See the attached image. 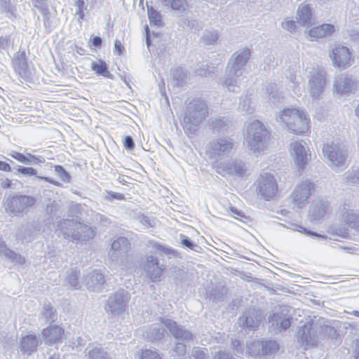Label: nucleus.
<instances>
[{"label":"nucleus","mask_w":359,"mask_h":359,"mask_svg":"<svg viewBox=\"0 0 359 359\" xmlns=\"http://www.w3.org/2000/svg\"><path fill=\"white\" fill-rule=\"evenodd\" d=\"M233 147V139L222 137L209 142L205 147V154L210 159L217 161L230 154Z\"/></svg>","instance_id":"obj_7"},{"label":"nucleus","mask_w":359,"mask_h":359,"mask_svg":"<svg viewBox=\"0 0 359 359\" xmlns=\"http://www.w3.org/2000/svg\"><path fill=\"white\" fill-rule=\"evenodd\" d=\"M47 0H32L33 6L36 8L43 15L44 25L46 26V23L48 20L49 10L46 5Z\"/></svg>","instance_id":"obj_47"},{"label":"nucleus","mask_w":359,"mask_h":359,"mask_svg":"<svg viewBox=\"0 0 359 359\" xmlns=\"http://www.w3.org/2000/svg\"><path fill=\"white\" fill-rule=\"evenodd\" d=\"M327 203L320 200L314 201L311 205L309 215L313 220H319L326 214Z\"/></svg>","instance_id":"obj_31"},{"label":"nucleus","mask_w":359,"mask_h":359,"mask_svg":"<svg viewBox=\"0 0 359 359\" xmlns=\"http://www.w3.org/2000/svg\"><path fill=\"white\" fill-rule=\"evenodd\" d=\"M39 342V339L36 334H27L22 337L20 340V351L27 355H31L36 351Z\"/></svg>","instance_id":"obj_27"},{"label":"nucleus","mask_w":359,"mask_h":359,"mask_svg":"<svg viewBox=\"0 0 359 359\" xmlns=\"http://www.w3.org/2000/svg\"><path fill=\"white\" fill-rule=\"evenodd\" d=\"M332 65L339 69H346L353 62L350 50L344 46L336 45L330 53Z\"/></svg>","instance_id":"obj_14"},{"label":"nucleus","mask_w":359,"mask_h":359,"mask_svg":"<svg viewBox=\"0 0 359 359\" xmlns=\"http://www.w3.org/2000/svg\"><path fill=\"white\" fill-rule=\"evenodd\" d=\"M162 4L164 6L170 7L180 15L186 14L188 10L186 0H162Z\"/></svg>","instance_id":"obj_35"},{"label":"nucleus","mask_w":359,"mask_h":359,"mask_svg":"<svg viewBox=\"0 0 359 359\" xmlns=\"http://www.w3.org/2000/svg\"><path fill=\"white\" fill-rule=\"evenodd\" d=\"M161 318V323H154L150 325L146 331L147 337L151 341H159L165 336L166 327L162 324Z\"/></svg>","instance_id":"obj_33"},{"label":"nucleus","mask_w":359,"mask_h":359,"mask_svg":"<svg viewBox=\"0 0 359 359\" xmlns=\"http://www.w3.org/2000/svg\"><path fill=\"white\" fill-rule=\"evenodd\" d=\"M10 156L22 163L27 165V163H29L28 160V153L23 154L22 153L13 151L10 154Z\"/></svg>","instance_id":"obj_62"},{"label":"nucleus","mask_w":359,"mask_h":359,"mask_svg":"<svg viewBox=\"0 0 359 359\" xmlns=\"http://www.w3.org/2000/svg\"><path fill=\"white\" fill-rule=\"evenodd\" d=\"M76 8V15L79 16L78 20L81 22V20L84 18L83 9L85 6V2L83 0H77L75 3Z\"/></svg>","instance_id":"obj_60"},{"label":"nucleus","mask_w":359,"mask_h":359,"mask_svg":"<svg viewBox=\"0 0 359 359\" xmlns=\"http://www.w3.org/2000/svg\"><path fill=\"white\" fill-rule=\"evenodd\" d=\"M143 269L151 281L160 280L163 268V266H160L158 259L156 256L147 254L143 262Z\"/></svg>","instance_id":"obj_20"},{"label":"nucleus","mask_w":359,"mask_h":359,"mask_svg":"<svg viewBox=\"0 0 359 359\" xmlns=\"http://www.w3.org/2000/svg\"><path fill=\"white\" fill-rule=\"evenodd\" d=\"M130 299L128 291L119 289L109 296L104 305L105 311L112 316H120L126 311Z\"/></svg>","instance_id":"obj_8"},{"label":"nucleus","mask_w":359,"mask_h":359,"mask_svg":"<svg viewBox=\"0 0 359 359\" xmlns=\"http://www.w3.org/2000/svg\"><path fill=\"white\" fill-rule=\"evenodd\" d=\"M190 359H208L206 352L199 348H194Z\"/></svg>","instance_id":"obj_63"},{"label":"nucleus","mask_w":359,"mask_h":359,"mask_svg":"<svg viewBox=\"0 0 359 359\" xmlns=\"http://www.w3.org/2000/svg\"><path fill=\"white\" fill-rule=\"evenodd\" d=\"M327 73L318 66L308 71L307 90L313 100H320L327 83Z\"/></svg>","instance_id":"obj_5"},{"label":"nucleus","mask_w":359,"mask_h":359,"mask_svg":"<svg viewBox=\"0 0 359 359\" xmlns=\"http://www.w3.org/2000/svg\"><path fill=\"white\" fill-rule=\"evenodd\" d=\"M0 254L18 264H23L25 261L20 254L8 248L4 242H0Z\"/></svg>","instance_id":"obj_36"},{"label":"nucleus","mask_w":359,"mask_h":359,"mask_svg":"<svg viewBox=\"0 0 359 359\" xmlns=\"http://www.w3.org/2000/svg\"><path fill=\"white\" fill-rule=\"evenodd\" d=\"M136 219L146 227H155L158 223L156 218L144 214L137 215Z\"/></svg>","instance_id":"obj_52"},{"label":"nucleus","mask_w":359,"mask_h":359,"mask_svg":"<svg viewBox=\"0 0 359 359\" xmlns=\"http://www.w3.org/2000/svg\"><path fill=\"white\" fill-rule=\"evenodd\" d=\"M242 72L237 73L236 75H231L230 71L226 69V76L224 79L223 86L227 88L229 92L238 93L241 90Z\"/></svg>","instance_id":"obj_30"},{"label":"nucleus","mask_w":359,"mask_h":359,"mask_svg":"<svg viewBox=\"0 0 359 359\" xmlns=\"http://www.w3.org/2000/svg\"><path fill=\"white\" fill-rule=\"evenodd\" d=\"M254 184L257 196L266 201L273 198L278 192L277 181L274 175L270 172H261Z\"/></svg>","instance_id":"obj_6"},{"label":"nucleus","mask_w":359,"mask_h":359,"mask_svg":"<svg viewBox=\"0 0 359 359\" xmlns=\"http://www.w3.org/2000/svg\"><path fill=\"white\" fill-rule=\"evenodd\" d=\"M55 311L50 303L44 304L42 311L39 314V320L42 325L53 322L55 316Z\"/></svg>","instance_id":"obj_38"},{"label":"nucleus","mask_w":359,"mask_h":359,"mask_svg":"<svg viewBox=\"0 0 359 359\" xmlns=\"http://www.w3.org/2000/svg\"><path fill=\"white\" fill-rule=\"evenodd\" d=\"M203 39L208 43L212 44L217 41L218 34L215 32L206 30L203 34Z\"/></svg>","instance_id":"obj_61"},{"label":"nucleus","mask_w":359,"mask_h":359,"mask_svg":"<svg viewBox=\"0 0 359 359\" xmlns=\"http://www.w3.org/2000/svg\"><path fill=\"white\" fill-rule=\"evenodd\" d=\"M42 233L41 225L38 221L22 224L18 231V237L22 242H31Z\"/></svg>","instance_id":"obj_21"},{"label":"nucleus","mask_w":359,"mask_h":359,"mask_svg":"<svg viewBox=\"0 0 359 359\" xmlns=\"http://www.w3.org/2000/svg\"><path fill=\"white\" fill-rule=\"evenodd\" d=\"M278 349L279 346L276 341H257L247 344L246 354L257 356L262 353L263 355H267L276 353Z\"/></svg>","instance_id":"obj_15"},{"label":"nucleus","mask_w":359,"mask_h":359,"mask_svg":"<svg viewBox=\"0 0 359 359\" xmlns=\"http://www.w3.org/2000/svg\"><path fill=\"white\" fill-rule=\"evenodd\" d=\"M312 9L309 4H301L297 11V20L302 25L311 23Z\"/></svg>","instance_id":"obj_34"},{"label":"nucleus","mask_w":359,"mask_h":359,"mask_svg":"<svg viewBox=\"0 0 359 359\" xmlns=\"http://www.w3.org/2000/svg\"><path fill=\"white\" fill-rule=\"evenodd\" d=\"M15 69L22 78L29 76V67L26 61L25 53H21L15 63Z\"/></svg>","instance_id":"obj_40"},{"label":"nucleus","mask_w":359,"mask_h":359,"mask_svg":"<svg viewBox=\"0 0 359 359\" xmlns=\"http://www.w3.org/2000/svg\"><path fill=\"white\" fill-rule=\"evenodd\" d=\"M276 120L285 125L288 130L296 134H304L306 130V122L299 126L294 124V121L301 122V116L299 115V109L287 108L280 111L276 114Z\"/></svg>","instance_id":"obj_10"},{"label":"nucleus","mask_w":359,"mask_h":359,"mask_svg":"<svg viewBox=\"0 0 359 359\" xmlns=\"http://www.w3.org/2000/svg\"><path fill=\"white\" fill-rule=\"evenodd\" d=\"M261 322V316L257 313V311H252L251 314L245 316L243 320V324L251 329L258 327Z\"/></svg>","instance_id":"obj_45"},{"label":"nucleus","mask_w":359,"mask_h":359,"mask_svg":"<svg viewBox=\"0 0 359 359\" xmlns=\"http://www.w3.org/2000/svg\"><path fill=\"white\" fill-rule=\"evenodd\" d=\"M55 172L63 182H69L71 176L62 165L55 166Z\"/></svg>","instance_id":"obj_56"},{"label":"nucleus","mask_w":359,"mask_h":359,"mask_svg":"<svg viewBox=\"0 0 359 359\" xmlns=\"http://www.w3.org/2000/svg\"><path fill=\"white\" fill-rule=\"evenodd\" d=\"M172 76L177 81L176 85L182 86L187 79V70L182 67H177L173 70Z\"/></svg>","instance_id":"obj_49"},{"label":"nucleus","mask_w":359,"mask_h":359,"mask_svg":"<svg viewBox=\"0 0 359 359\" xmlns=\"http://www.w3.org/2000/svg\"><path fill=\"white\" fill-rule=\"evenodd\" d=\"M36 199L30 196L16 195L7 199L6 210L11 216H18L27 213L34 205Z\"/></svg>","instance_id":"obj_9"},{"label":"nucleus","mask_w":359,"mask_h":359,"mask_svg":"<svg viewBox=\"0 0 359 359\" xmlns=\"http://www.w3.org/2000/svg\"><path fill=\"white\" fill-rule=\"evenodd\" d=\"M58 227L65 239L70 241H86L95 236L93 229L78 220L77 218L66 219L58 222Z\"/></svg>","instance_id":"obj_2"},{"label":"nucleus","mask_w":359,"mask_h":359,"mask_svg":"<svg viewBox=\"0 0 359 359\" xmlns=\"http://www.w3.org/2000/svg\"><path fill=\"white\" fill-rule=\"evenodd\" d=\"M15 173L20 174L25 177L36 176L37 177V170L32 167L18 165Z\"/></svg>","instance_id":"obj_57"},{"label":"nucleus","mask_w":359,"mask_h":359,"mask_svg":"<svg viewBox=\"0 0 359 359\" xmlns=\"http://www.w3.org/2000/svg\"><path fill=\"white\" fill-rule=\"evenodd\" d=\"M334 90L338 95H348L355 90V81L351 76L340 74L335 78Z\"/></svg>","instance_id":"obj_23"},{"label":"nucleus","mask_w":359,"mask_h":359,"mask_svg":"<svg viewBox=\"0 0 359 359\" xmlns=\"http://www.w3.org/2000/svg\"><path fill=\"white\" fill-rule=\"evenodd\" d=\"M93 219L94 222L100 223L103 226H107L108 224L110 223V219L107 218L105 215H102L100 213L95 212L93 214Z\"/></svg>","instance_id":"obj_64"},{"label":"nucleus","mask_w":359,"mask_h":359,"mask_svg":"<svg viewBox=\"0 0 359 359\" xmlns=\"http://www.w3.org/2000/svg\"><path fill=\"white\" fill-rule=\"evenodd\" d=\"M88 359H111L109 353L102 348L93 347V348L85 351Z\"/></svg>","instance_id":"obj_42"},{"label":"nucleus","mask_w":359,"mask_h":359,"mask_svg":"<svg viewBox=\"0 0 359 359\" xmlns=\"http://www.w3.org/2000/svg\"><path fill=\"white\" fill-rule=\"evenodd\" d=\"M125 199L126 198L123 194L114 191H106L105 200L109 202H112L114 200L124 201Z\"/></svg>","instance_id":"obj_59"},{"label":"nucleus","mask_w":359,"mask_h":359,"mask_svg":"<svg viewBox=\"0 0 359 359\" xmlns=\"http://www.w3.org/2000/svg\"><path fill=\"white\" fill-rule=\"evenodd\" d=\"M182 22L184 28L191 32H196L202 29L201 22L194 18H184Z\"/></svg>","instance_id":"obj_50"},{"label":"nucleus","mask_w":359,"mask_h":359,"mask_svg":"<svg viewBox=\"0 0 359 359\" xmlns=\"http://www.w3.org/2000/svg\"><path fill=\"white\" fill-rule=\"evenodd\" d=\"M130 243L126 237L120 236L111 243L109 256L114 262H118L126 257L130 249Z\"/></svg>","instance_id":"obj_22"},{"label":"nucleus","mask_w":359,"mask_h":359,"mask_svg":"<svg viewBox=\"0 0 359 359\" xmlns=\"http://www.w3.org/2000/svg\"><path fill=\"white\" fill-rule=\"evenodd\" d=\"M335 32V28L331 24H323L311 28L308 31V37L309 40L313 41L320 38L330 36Z\"/></svg>","instance_id":"obj_28"},{"label":"nucleus","mask_w":359,"mask_h":359,"mask_svg":"<svg viewBox=\"0 0 359 359\" xmlns=\"http://www.w3.org/2000/svg\"><path fill=\"white\" fill-rule=\"evenodd\" d=\"M140 359H161V357L156 351L145 349L142 351Z\"/></svg>","instance_id":"obj_58"},{"label":"nucleus","mask_w":359,"mask_h":359,"mask_svg":"<svg viewBox=\"0 0 359 359\" xmlns=\"http://www.w3.org/2000/svg\"><path fill=\"white\" fill-rule=\"evenodd\" d=\"M317 318H314L301 326L297 332L299 341L302 345L315 346L319 341V329L316 327Z\"/></svg>","instance_id":"obj_11"},{"label":"nucleus","mask_w":359,"mask_h":359,"mask_svg":"<svg viewBox=\"0 0 359 359\" xmlns=\"http://www.w3.org/2000/svg\"><path fill=\"white\" fill-rule=\"evenodd\" d=\"M104 282V275L98 270L88 269L83 273L82 283L84 284L90 291H101Z\"/></svg>","instance_id":"obj_17"},{"label":"nucleus","mask_w":359,"mask_h":359,"mask_svg":"<svg viewBox=\"0 0 359 359\" xmlns=\"http://www.w3.org/2000/svg\"><path fill=\"white\" fill-rule=\"evenodd\" d=\"M0 6L1 10L5 12L8 17L14 15L16 8L11 4L10 0H3L0 1Z\"/></svg>","instance_id":"obj_55"},{"label":"nucleus","mask_w":359,"mask_h":359,"mask_svg":"<svg viewBox=\"0 0 359 359\" xmlns=\"http://www.w3.org/2000/svg\"><path fill=\"white\" fill-rule=\"evenodd\" d=\"M346 222L350 228L354 229L359 233V214L354 212L348 213L346 217Z\"/></svg>","instance_id":"obj_53"},{"label":"nucleus","mask_w":359,"mask_h":359,"mask_svg":"<svg viewBox=\"0 0 359 359\" xmlns=\"http://www.w3.org/2000/svg\"><path fill=\"white\" fill-rule=\"evenodd\" d=\"M290 154L299 171H302L311 156L309 147L304 140H293L290 143Z\"/></svg>","instance_id":"obj_13"},{"label":"nucleus","mask_w":359,"mask_h":359,"mask_svg":"<svg viewBox=\"0 0 359 359\" xmlns=\"http://www.w3.org/2000/svg\"><path fill=\"white\" fill-rule=\"evenodd\" d=\"M80 276V271L77 269H72L67 272L65 281L67 285L70 288L79 289L81 287L79 277Z\"/></svg>","instance_id":"obj_43"},{"label":"nucleus","mask_w":359,"mask_h":359,"mask_svg":"<svg viewBox=\"0 0 359 359\" xmlns=\"http://www.w3.org/2000/svg\"><path fill=\"white\" fill-rule=\"evenodd\" d=\"M211 353L212 359H234L229 352L222 350L221 348L214 347Z\"/></svg>","instance_id":"obj_54"},{"label":"nucleus","mask_w":359,"mask_h":359,"mask_svg":"<svg viewBox=\"0 0 359 359\" xmlns=\"http://www.w3.org/2000/svg\"><path fill=\"white\" fill-rule=\"evenodd\" d=\"M162 324L166 327V330L173 336V337L184 343L192 341L194 339L193 334L188 330L169 318L161 320Z\"/></svg>","instance_id":"obj_16"},{"label":"nucleus","mask_w":359,"mask_h":359,"mask_svg":"<svg viewBox=\"0 0 359 359\" xmlns=\"http://www.w3.org/2000/svg\"><path fill=\"white\" fill-rule=\"evenodd\" d=\"M314 189V184L309 180H304L297 185L292 191V196L298 208H302L307 201Z\"/></svg>","instance_id":"obj_18"},{"label":"nucleus","mask_w":359,"mask_h":359,"mask_svg":"<svg viewBox=\"0 0 359 359\" xmlns=\"http://www.w3.org/2000/svg\"><path fill=\"white\" fill-rule=\"evenodd\" d=\"M265 91L269 100L273 104H276L283 97V93L279 91L276 83H269L265 87Z\"/></svg>","instance_id":"obj_37"},{"label":"nucleus","mask_w":359,"mask_h":359,"mask_svg":"<svg viewBox=\"0 0 359 359\" xmlns=\"http://www.w3.org/2000/svg\"><path fill=\"white\" fill-rule=\"evenodd\" d=\"M91 69L97 74L111 79L112 74L109 72L106 63L100 60L92 61Z\"/></svg>","instance_id":"obj_41"},{"label":"nucleus","mask_w":359,"mask_h":359,"mask_svg":"<svg viewBox=\"0 0 359 359\" xmlns=\"http://www.w3.org/2000/svg\"><path fill=\"white\" fill-rule=\"evenodd\" d=\"M179 238L181 245L184 248L191 249L197 252L201 251V248L198 245L194 243L188 236L181 233L179 236Z\"/></svg>","instance_id":"obj_51"},{"label":"nucleus","mask_w":359,"mask_h":359,"mask_svg":"<svg viewBox=\"0 0 359 359\" xmlns=\"http://www.w3.org/2000/svg\"><path fill=\"white\" fill-rule=\"evenodd\" d=\"M210 130L215 135H224L231 126V121L226 117H212L208 121Z\"/></svg>","instance_id":"obj_26"},{"label":"nucleus","mask_w":359,"mask_h":359,"mask_svg":"<svg viewBox=\"0 0 359 359\" xmlns=\"http://www.w3.org/2000/svg\"><path fill=\"white\" fill-rule=\"evenodd\" d=\"M269 322L278 331L286 330L290 327V317L283 313H273L269 316Z\"/></svg>","instance_id":"obj_29"},{"label":"nucleus","mask_w":359,"mask_h":359,"mask_svg":"<svg viewBox=\"0 0 359 359\" xmlns=\"http://www.w3.org/2000/svg\"><path fill=\"white\" fill-rule=\"evenodd\" d=\"M316 326L319 329V339L330 338L332 340H336L339 337L337 330L327 325L324 318H318Z\"/></svg>","instance_id":"obj_25"},{"label":"nucleus","mask_w":359,"mask_h":359,"mask_svg":"<svg viewBox=\"0 0 359 359\" xmlns=\"http://www.w3.org/2000/svg\"><path fill=\"white\" fill-rule=\"evenodd\" d=\"M345 182L348 184L358 185L359 184V166L357 168H351L344 174Z\"/></svg>","instance_id":"obj_44"},{"label":"nucleus","mask_w":359,"mask_h":359,"mask_svg":"<svg viewBox=\"0 0 359 359\" xmlns=\"http://www.w3.org/2000/svg\"><path fill=\"white\" fill-rule=\"evenodd\" d=\"M250 56V51L248 48H244L234 53L229 59L226 69L230 71L232 75H236L242 72V68L245 65Z\"/></svg>","instance_id":"obj_19"},{"label":"nucleus","mask_w":359,"mask_h":359,"mask_svg":"<svg viewBox=\"0 0 359 359\" xmlns=\"http://www.w3.org/2000/svg\"><path fill=\"white\" fill-rule=\"evenodd\" d=\"M216 172L222 176L234 175L242 177L248 175V167L239 159H230L219 163L216 167Z\"/></svg>","instance_id":"obj_12"},{"label":"nucleus","mask_w":359,"mask_h":359,"mask_svg":"<svg viewBox=\"0 0 359 359\" xmlns=\"http://www.w3.org/2000/svg\"><path fill=\"white\" fill-rule=\"evenodd\" d=\"M270 133L266 127L259 121L253 120L246 128V142L250 151L259 154L267 149Z\"/></svg>","instance_id":"obj_1"},{"label":"nucleus","mask_w":359,"mask_h":359,"mask_svg":"<svg viewBox=\"0 0 359 359\" xmlns=\"http://www.w3.org/2000/svg\"><path fill=\"white\" fill-rule=\"evenodd\" d=\"M208 114V107L203 100L196 99L189 102L187 104L184 114L182 125L184 130L190 133L195 132Z\"/></svg>","instance_id":"obj_3"},{"label":"nucleus","mask_w":359,"mask_h":359,"mask_svg":"<svg viewBox=\"0 0 359 359\" xmlns=\"http://www.w3.org/2000/svg\"><path fill=\"white\" fill-rule=\"evenodd\" d=\"M323 154L327 165L334 171H341L347 167L348 152L345 147L332 139L323 143Z\"/></svg>","instance_id":"obj_4"},{"label":"nucleus","mask_w":359,"mask_h":359,"mask_svg":"<svg viewBox=\"0 0 359 359\" xmlns=\"http://www.w3.org/2000/svg\"><path fill=\"white\" fill-rule=\"evenodd\" d=\"M146 247L149 250L150 255H167L170 257L171 255H174L175 252L170 248L163 245L155 241H149L146 243Z\"/></svg>","instance_id":"obj_32"},{"label":"nucleus","mask_w":359,"mask_h":359,"mask_svg":"<svg viewBox=\"0 0 359 359\" xmlns=\"http://www.w3.org/2000/svg\"><path fill=\"white\" fill-rule=\"evenodd\" d=\"M147 6H148L147 4ZM147 13L150 23L157 27L162 26V16L158 11L155 10L153 7L147 6Z\"/></svg>","instance_id":"obj_46"},{"label":"nucleus","mask_w":359,"mask_h":359,"mask_svg":"<svg viewBox=\"0 0 359 359\" xmlns=\"http://www.w3.org/2000/svg\"><path fill=\"white\" fill-rule=\"evenodd\" d=\"M288 228L293 231H296L302 233L304 234H306V235L313 237V238H323V239L325 238V236H323L318 233L313 232L310 230H308L306 228L303 227L302 225H299L298 224L291 223V224H290Z\"/></svg>","instance_id":"obj_48"},{"label":"nucleus","mask_w":359,"mask_h":359,"mask_svg":"<svg viewBox=\"0 0 359 359\" xmlns=\"http://www.w3.org/2000/svg\"><path fill=\"white\" fill-rule=\"evenodd\" d=\"M64 332V330L58 325L49 326L42 330L41 340L48 346L60 344Z\"/></svg>","instance_id":"obj_24"},{"label":"nucleus","mask_w":359,"mask_h":359,"mask_svg":"<svg viewBox=\"0 0 359 359\" xmlns=\"http://www.w3.org/2000/svg\"><path fill=\"white\" fill-rule=\"evenodd\" d=\"M238 110L250 115L255 111V104L248 95L241 96Z\"/></svg>","instance_id":"obj_39"}]
</instances>
